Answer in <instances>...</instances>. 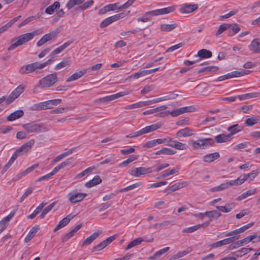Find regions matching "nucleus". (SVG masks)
<instances>
[{"instance_id": "20e7f679", "label": "nucleus", "mask_w": 260, "mask_h": 260, "mask_svg": "<svg viewBox=\"0 0 260 260\" xmlns=\"http://www.w3.org/2000/svg\"><path fill=\"white\" fill-rule=\"evenodd\" d=\"M61 102L60 99L50 100L39 103L34 104L31 109L34 111H39L42 110H46L51 109L53 106L58 105Z\"/></svg>"}, {"instance_id": "052dcab7", "label": "nucleus", "mask_w": 260, "mask_h": 260, "mask_svg": "<svg viewBox=\"0 0 260 260\" xmlns=\"http://www.w3.org/2000/svg\"><path fill=\"white\" fill-rule=\"evenodd\" d=\"M143 107L142 101L131 105H128L124 108L125 110H129L132 109H136L138 108Z\"/></svg>"}, {"instance_id": "37998d69", "label": "nucleus", "mask_w": 260, "mask_h": 260, "mask_svg": "<svg viewBox=\"0 0 260 260\" xmlns=\"http://www.w3.org/2000/svg\"><path fill=\"white\" fill-rule=\"evenodd\" d=\"M71 161L70 160V159H67L66 160L63 161L61 163H60L59 165L56 166L53 169V172H54V174H55L57 173L60 170L63 169L67 166L71 164Z\"/></svg>"}, {"instance_id": "0e129e2a", "label": "nucleus", "mask_w": 260, "mask_h": 260, "mask_svg": "<svg viewBox=\"0 0 260 260\" xmlns=\"http://www.w3.org/2000/svg\"><path fill=\"white\" fill-rule=\"evenodd\" d=\"M258 121V118H255V117H251V118H247L245 120V123L247 126H252V125H254V124L257 123Z\"/></svg>"}, {"instance_id": "ea45409f", "label": "nucleus", "mask_w": 260, "mask_h": 260, "mask_svg": "<svg viewBox=\"0 0 260 260\" xmlns=\"http://www.w3.org/2000/svg\"><path fill=\"white\" fill-rule=\"evenodd\" d=\"M206 214V216L208 217L210 219L207 222L212 221L213 219H217L220 216V213L217 211L213 210L211 211H207L205 212Z\"/></svg>"}, {"instance_id": "603ef678", "label": "nucleus", "mask_w": 260, "mask_h": 260, "mask_svg": "<svg viewBox=\"0 0 260 260\" xmlns=\"http://www.w3.org/2000/svg\"><path fill=\"white\" fill-rule=\"evenodd\" d=\"M141 244V243L139 237L136 238L128 244L127 247L125 248V250H127L130 249L132 248H133L135 246H138Z\"/></svg>"}, {"instance_id": "0eeeda50", "label": "nucleus", "mask_w": 260, "mask_h": 260, "mask_svg": "<svg viewBox=\"0 0 260 260\" xmlns=\"http://www.w3.org/2000/svg\"><path fill=\"white\" fill-rule=\"evenodd\" d=\"M129 13V11H128L127 13H120L119 14L109 17L102 21V22L100 24V27L101 28H104L108 26L112 22L116 21L121 18H124L126 16H127Z\"/></svg>"}, {"instance_id": "2f4dec72", "label": "nucleus", "mask_w": 260, "mask_h": 260, "mask_svg": "<svg viewBox=\"0 0 260 260\" xmlns=\"http://www.w3.org/2000/svg\"><path fill=\"white\" fill-rule=\"evenodd\" d=\"M249 73V71L245 70H241L240 71H235L229 73V78L239 77L248 74Z\"/></svg>"}, {"instance_id": "680f3d73", "label": "nucleus", "mask_w": 260, "mask_h": 260, "mask_svg": "<svg viewBox=\"0 0 260 260\" xmlns=\"http://www.w3.org/2000/svg\"><path fill=\"white\" fill-rule=\"evenodd\" d=\"M159 102H161L160 98H158L156 99H154L147 101H142L143 107H144V106H147L149 105H151V104H153L154 103H157Z\"/></svg>"}, {"instance_id": "473e14b6", "label": "nucleus", "mask_w": 260, "mask_h": 260, "mask_svg": "<svg viewBox=\"0 0 260 260\" xmlns=\"http://www.w3.org/2000/svg\"><path fill=\"white\" fill-rule=\"evenodd\" d=\"M102 182V179L98 175L94 176L91 180L87 182L85 185L86 187L90 188L93 186L98 185Z\"/></svg>"}, {"instance_id": "393cba45", "label": "nucleus", "mask_w": 260, "mask_h": 260, "mask_svg": "<svg viewBox=\"0 0 260 260\" xmlns=\"http://www.w3.org/2000/svg\"><path fill=\"white\" fill-rule=\"evenodd\" d=\"M191 109L192 107L189 106L179 108L172 111L170 114L173 117H176L181 114L191 111Z\"/></svg>"}, {"instance_id": "dca6fc26", "label": "nucleus", "mask_w": 260, "mask_h": 260, "mask_svg": "<svg viewBox=\"0 0 260 260\" xmlns=\"http://www.w3.org/2000/svg\"><path fill=\"white\" fill-rule=\"evenodd\" d=\"M198 8V4H184L179 8V12L182 14L190 13Z\"/></svg>"}, {"instance_id": "864d4df0", "label": "nucleus", "mask_w": 260, "mask_h": 260, "mask_svg": "<svg viewBox=\"0 0 260 260\" xmlns=\"http://www.w3.org/2000/svg\"><path fill=\"white\" fill-rule=\"evenodd\" d=\"M138 156L134 155H131L127 159L124 160L122 162L119 164V167L126 166L128 164L133 162V161L137 159Z\"/></svg>"}, {"instance_id": "69168bd1", "label": "nucleus", "mask_w": 260, "mask_h": 260, "mask_svg": "<svg viewBox=\"0 0 260 260\" xmlns=\"http://www.w3.org/2000/svg\"><path fill=\"white\" fill-rule=\"evenodd\" d=\"M19 155L18 153L15 151L6 164V168H10Z\"/></svg>"}, {"instance_id": "6e6d98bb", "label": "nucleus", "mask_w": 260, "mask_h": 260, "mask_svg": "<svg viewBox=\"0 0 260 260\" xmlns=\"http://www.w3.org/2000/svg\"><path fill=\"white\" fill-rule=\"evenodd\" d=\"M228 140V136L225 134H220L215 137V141L217 143H222Z\"/></svg>"}, {"instance_id": "c03bdc74", "label": "nucleus", "mask_w": 260, "mask_h": 260, "mask_svg": "<svg viewBox=\"0 0 260 260\" xmlns=\"http://www.w3.org/2000/svg\"><path fill=\"white\" fill-rule=\"evenodd\" d=\"M99 233L95 232L91 234L90 236L88 237L85 240L83 241L82 245H88L90 244L93 240L98 237Z\"/></svg>"}, {"instance_id": "4be33fe9", "label": "nucleus", "mask_w": 260, "mask_h": 260, "mask_svg": "<svg viewBox=\"0 0 260 260\" xmlns=\"http://www.w3.org/2000/svg\"><path fill=\"white\" fill-rule=\"evenodd\" d=\"M210 224V222H205L204 223L195 225L190 227L187 228L182 230L183 233H190L197 231L201 227H207Z\"/></svg>"}, {"instance_id": "de8ad7c7", "label": "nucleus", "mask_w": 260, "mask_h": 260, "mask_svg": "<svg viewBox=\"0 0 260 260\" xmlns=\"http://www.w3.org/2000/svg\"><path fill=\"white\" fill-rule=\"evenodd\" d=\"M244 178L242 175H240L237 179L229 181V185L232 186L240 185L245 182Z\"/></svg>"}, {"instance_id": "e433bc0d", "label": "nucleus", "mask_w": 260, "mask_h": 260, "mask_svg": "<svg viewBox=\"0 0 260 260\" xmlns=\"http://www.w3.org/2000/svg\"><path fill=\"white\" fill-rule=\"evenodd\" d=\"M176 153V151L168 148L163 147L160 150L157 151L155 153V155H170L174 154Z\"/></svg>"}, {"instance_id": "ddd939ff", "label": "nucleus", "mask_w": 260, "mask_h": 260, "mask_svg": "<svg viewBox=\"0 0 260 260\" xmlns=\"http://www.w3.org/2000/svg\"><path fill=\"white\" fill-rule=\"evenodd\" d=\"M25 86L23 85H19L9 95L6 100L7 104H10L16 99L19 95L24 92Z\"/></svg>"}, {"instance_id": "c9c22d12", "label": "nucleus", "mask_w": 260, "mask_h": 260, "mask_svg": "<svg viewBox=\"0 0 260 260\" xmlns=\"http://www.w3.org/2000/svg\"><path fill=\"white\" fill-rule=\"evenodd\" d=\"M219 157V154L218 152L210 153L204 156L203 160L206 162H211Z\"/></svg>"}, {"instance_id": "f704fd0d", "label": "nucleus", "mask_w": 260, "mask_h": 260, "mask_svg": "<svg viewBox=\"0 0 260 260\" xmlns=\"http://www.w3.org/2000/svg\"><path fill=\"white\" fill-rule=\"evenodd\" d=\"M240 27L237 23L229 24V36H233L240 30Z\"/></svg>"}, {"instance_id": "7ed1b4c3", "label": "nucleus", "mask_w": 260, "mask_h": 260, "mask_svg": "<svg viewBox=\"0 0 260 260\" xmlns=\"http://www.w3.org/2000/svg\"><path fill=\"white\" fill-rule=\"evenodd\" d=\"M154 140L156 145L157 144L166 143L167 146L179 150H183L186 148L185 144L174 140L169 137L164 139H157Z\"/></svg>"}, {"instance_id": "5fc2aeb1", "label": "nucleus", "mask_w": 260, "mask_h": 260, "mask_svg": "<svg viewBox=\"0 0 260 260\" xmlns=\"http://www.w3.org/2000/svg\"><path fill=\"white\" fill-rule=\"evenodd\" d=\"M21 16H19L18 17H15L12 20H11L9 22H8L7 24L2 26L4 29V31L7 30L9 27H10L15 22L18 20V19L21 18Z\"/></svg>"}, {"instance_id": "4c0bfd02", "label": "nucleus", "mask_w": 260, "mask_h": 260, "mask_svg": "<svg viewBox=\"0 0 260 260\" xmlns=\"http://www.w3.org/2000/svg\"><path fill=\"white\" fill-rule=\"evenodd\" d=\"M257 96H260L259 92H252L239 95H238V98L240 101H242L251 98H256Z\"/></svg>"}, {"instance_id": "f257e3e1", "label": "nucleus", "mask_w": 260, "mask_h": 260, "mask_svg": "<svg viewBox=\"0 0 260 260\" xmlns=\"http://www.w3.org/2000/svg\"><path fill=\"white\" fill-rule=\"evenodd\" d=\"M175 10L174 7H168L162 9H157L146 12L142 18H138V22H146L150 20V18L153 16L168 14Z\"/></svg>"}, {"instance_id": "bf43d9fd", "label": "nucleus", "mask_w": 260, "mask_h": 260, "mask_svg": "<svg viewBox=\"0 0 260 260\" xmlns=\"http://www.w3.org/2000/svg\"><path fill=\"white\" fill-rule=\"evenodd\" d=\"M228 187V182L224 183L222 184H221L220 185L213 187L210 189L211 191L214 192V191H218L222 190L225 188H226Z\"/></svg>"}, {"instance_id": "7c9ffc66", "label": "nucleus", "mask_w": 260, "mask_h": 260, "mask_svg": "<svg viewBox=\"0 0 260 260\" xmlns=\"http://www.w3.org/2000/svg\"><path fill=\"white\" fill-rule=\"evenodd\" d=\"M39 230V226L37 225L31 228L26 236L24 239V241L26 243L30 241L33 237L35 236L36 234L38 232Z\"/></svg>"}, {"instance_id": "49530a36", "label": "nucleus", "mask_w": 260, "mask_h": 260, "mask_svg": "<svg viewBox=\"0 0 260 260\" xmlns=\"http://www.w3.org/2000/svg\"><path fill=\"white\" fill-rule=\"evenodd\" d=\"M178 96V94L173 92H168L165 96L160 97L161 102L175 99Z\"/></svg>"}, {"instance_id": "58836bf2", "label": "nucleus", "mask_w": 260, "mask_h": 260, "mask_svg": "<svg viewBox=\"0 0 260 260\" xmlns=\"http://www.w3.org/2000/svg\"><path fill=\"white\" fill-rule=\"evenodd\" d=\"M177 27L176 23L169 24H162L160 26V30L161 31H170Z\"/></svg>"}, {"instance_id": "a211bd4d", "label": "nucleus", "mask_w": 260, "mask_h": 260, "mask_svg": "<svg viewBox=\"0 0 260 260\" xmlns=\"http://www.w3.org/2000/svg\"><path fill=\"white\" fill-rule=\"evenodd\" d=\"M115 237L114 236H110L107 238L106 240H104L97 245L93 247V251H100L108 246L111 243L113 240H114Z\"/></svg>"}, {"instance_id": "a18cd8bd", "label": "nucleus", "mask_w": 260, "mask_h": 260, "mask_svg": "<svg viewBox=\"0 0 260 260\" xmlns=\"http://www.w3.org/2000/svg\"><path fill=\"white\" fill-rule=\"evenodd\" d=\"M259 173V171L258 170H253L251 172L248 174L242 175L243 178H244L245 181L247 180L248 179L249 181H252Z\"/></svg>"}, {"instance_id": "6e6552de", "label": "nucleus", "mask_w": 260, "mask_h": 260, "mask_svg": "<svg viewBox=\"0 0 260 260\" xmlns=\"http://www.w3.org/2000/svg\"><path fill=\"white\" fill-rule=\"evenodd\" d=\"M69 201L73 204L82 201L86 196L85 193L78 192L76 190H73L68 194Z\"/></svg>"}, {"instance_id": "6ab92c4d", "label": "nucleus", "mask_w": 260, "mask_h": 260, "mask_svg": "<svg viewBox=\"0 0 260 260\" xmlns=\"http://www.w3.org/2000/svg\"><path fill=\"white\" fill-rule=\"evenodd\" d=\"M57 35V33L55 31H52L49 34L44 35L42 38L38 41L37 43V46L40 47L43 45L47 41H50L55 38Z\"/></svg>"}, {"instance_id": "8fccbe9b", "label": "nucleus", "mask_w": 260, "mask_h": 260, "mask_svg": "<svg viewBox=\"0 0 260 260\" xmlns=\"http://www.w3.org/2000/svg\"><path fill=\"white\" fill-rule=\"evenodd\" d=\"M71 62L70 58H68L65 60H63L58 63L57 64H56L55 67L54 69L56 70H60L64 67H66L69 65L70 63Z\"/></svg>"}, {"instance_id": "bb28decb", "label": "nucleus", "mask_w": 260, "mask_h": 260, "mask_svg": "<svg viewBox=\"0 0 260 260\" xmlns=\"http://www.w3.org/2000/svg\"><path fill=\"white\" fill-rule=\"evenodd\" d=\"M86 73V70L79 71L76 73H74L71 76H69L66 80L67 82H72L82 77Z\"/></svg>"}, {"instance_id": "338daca9", "label": "nucleus", "mask_w": 260, "mask_h": 260, "mask_svg": "<svg viewBox=\"0 0 260 260\" xmlns=\"http://www.w3.org/2000/svg\"><path fill=\"white\" fill-rule=\"evenodd\" d=\"M251 237L248 238V236H247L243 239L238 241L236 244L240 246L245 245L251 241Z\"/></svg>"}, {"instance_id": "9b49d317", "label": "nucleus", "mask_w": 260, "mask_h": 260, "mask_svg": "<svg viewBox=\"0 0 260 260\" xmlns=\"http://www.w3.org/2000/svg\"><path fill=\"white\" fill-rule=\"evenodd\" d=\"M153 172L151 168L139 167L134 168L129 170V174L135 177H139L141 175H146Z\"/></svg>"}, {"instance_id": "b1692460", "label": "nucleus", "mask_w": 260, "mask_h": 260, "mask_svg": "<svg viewBox=\"0 0 260 260\" xmlns=\"http://www.w3.org/2000/svg\"><path fill=\"white\" fill-rule=\"evenodd\" d=\"M160 126L161 124L159 123H157L149 126H147L145 127L142 128L140 131L141 133V135H142L145 134L153 132L160 128Z\"/></svg>"}, {"instance_id": "4d7b16f0", "label": "nucleus", "mask_w": 260, "mask_h": 260, "mask_svg": "<svg viewBox=\"0 0 260 260\" xmlns=\"http://www.w3.org/2000/svg\"><path fill=\"white\" fill-rule=\"evenodd\" d=\"M141 185V183H136L131 185H129L125 188H122L120 190V192H126L129 190L134 189Z\"/></svg>"}, {"instance_id": "f8f14e48", "label": "nucleus", "mask_w": 260, "mask_h": 260, "mask_svg": "<svg viewBox=\"0 0 260 260\" xmlns=\"http://www.w3.org/2000/svg\"><path fill=\"white\" fill-rule=\"evenodd\" d=\"M22 127L27 133H40L42 132V124H38L35 122L28 123L22 125Z\"/></svg>"}, {"instance_id": "cd10ccee", "label": "nucleus", "mask_w": 260, "mask_h": 260, "mask_svg": "<svg viewBox=\"0 0 260 260\" xmlns=\"http://www.w3.org/2000/svg\"><path fill=\"white\" fill-rule=\"evenodd\" d=\"M250 51L255 53L260 52V43L256 39L253 40L248 46Z\"/></svg>"}, {"instance_id": "e2e57ef3", "label": "nucleus", "mask_w": 260, "mask_h": 260, "mask_svg": "<svg viewBox=\"0 0 260 260\" xmlns=\"http://www.w3.org/2000/svg\"><path fill=\"white\" fill-rule=\"evenodd\" d=\"M93 3V0H89L82 4L79 8L81 10H85L90 7Z\"/></svg>"}, {"instance_id": "423d86ee", "label": "nucleus", "mask_w": 260, "mask_h": 260, "mask_svg": "<svg viewBox=\"0 0 260 260\" xmlns=\"http://www.w3.org/2000/svg\"><path fill=\"white\" fill-rule=\"evenodd\" d=\"M214 144V140L212 138H201L197 141H191L192 147L193 149H205Z\"/></svg>"}, {"instance_id": "2eb2a0df", "label": "nucleus", "mask_w": 260, "mask_h": 260, "mask_svg": "<svg viewBox=\"0 0 260 260\" xmlns=\"http://www.w3.org/2000/svg\"><path fill=\"white\" fill-rule=\"evenodd\" d=\"M129 93L128 91H121L114 94L106 96L99 99L98 100L102 103H107L113 101L115 99H118L120 97L127 95Z\"/></svg>"}, {"instance_id": "3c124183", "label": "nucleus", "mask_w": 260, "mask_h": 260, "mask_svg": "<svg viewBox=\"0 0 260 260\" xmlns=\"http://www.w3.org/2000/svg\"><path fill=\"white\" fill-rule=\"evenodd\" d=\"M83 3L82 0H69L66 4V7L68 10L73 8L75 5H78Z\"/></svg>"}, {"instance_id": "1a4fd4ad", "label": "nucleus", "mask_w": 260, "mask_h": 260, "mask_svg": "<svg viewBox=\"0 0 260 260\" xmlns=\"http://www.w3.org/2000/svg\"><path fill=\"white\" fill-rule=\"evenodd\" d=\"M38 69H40L39 62H35L21 66L19 69V73L21 74H29Z\"/></svg>"}, {"instance_id": "774afa93", "label": "nucleus", "mask_w": 260, "mask_h": 260, "mask_svg": "<svg viewBox=\"0 0 260 260\" xmlns=\"http://www.w3.org/2000/svg\"><path fill=\"white\" fill-rule=\"evenodd\" d=\"M228 244V239H224L222 240L216 242L211 244V247L213 248L218 247L221 246L226 245Z\"/></svg>"}, {"instance_id": "72a5a7b5", "label": "nucleus", "mask_w": 260, "mask_h": 260, "mask_svg": "<svg viewBox=\"0 0 260 260\" xmlns=\"http://www.w3.org/2000/svg\"><path fill=\"white\" fill-rule=\"evenodd\" d=\"M24 114L22 110H17L11 113L7 117V120L12 121L22 117Z\"/></svg>"}, {"instance_id": "f3484780", "label": "nucleus", "mask_w": 260, "mask_h": 260, "mask_svg": "<svg viewBox=\"0 0 260 260\" xmlns=\"http://www.w3.org/2000/svg\"><path fill=\"white\" fill-rule=\"evenodd\" d=\"M34 139H31L23 144L21 147L17 149L16 151L20 155L28 152L35 144Z\"/></svg>"}, {"instance_id": "4468645a", "label": "nucleus", "mask_w": 260, "mask_h": 260, "mask_svg": "<svg viewBox=\"0 0 260 260\" xmlns=\"http://www.w3.org/2000/svg\"><path fill=\"white\" fill-rule=\"evenodd\" d=\"M167 107L165 105L157 107L155 108L151 109L144 111L143 113L144 115H150L154 114V115L157 117H164L166 114L165 110Z\"/></svg>"}, {"instance_id": "412c9836", "label": "nucleus", "mask_w": 260, "mask_h": 260, "mask_svg": "<svg viewBox=\"0 0 260 260\" xmlns=\"http://www.w3.org/2000/svg\"><path fill=\"white\" fill-rule=\"evenodd\" d=\"M74 216L72 215V214L68 215L66 217L63 218L62 220H61L59 223L56 225L55 226L54 231L55 232L61 228H63L66 225H67L69 222L70 221V220L73 218Z\"/></svg>"}, {"instance_id": "39448f33", "label": "nucleus", "mask_w": 260, "mask_h": 260, "mask_svg": "<svg viewBox=\"0 0 260 260\" xmlns=\"http://www.w3.org/2000/svg\"><path fill=\"white\" fill-rule=\"evenodd\" d=\"M58 80L56 73L47 75L41 79L38 82V86L41 88H49L52 86Z\"/></svg>"}, {"instance_id": "5701e85b", "label": "nucleus", "mask_w": 260, "mask_h": 260, "mask_svg": "<svg viewBox=\"0 0 260 260\" xmlns=\"http://www.w3.org/2000/svg\"><path fill=\"white\" fill-rule=\"evenodd\" d=\"M15 211L11 212L9 214L0 221V231H4L6 228V224L14 217Z\"/></svg>"}, {"instance_id": "9d476101", "label": "nucleus", "mask_w": 260, "mask_h": 260, "mask_svg": "<svg viewBox=\"0 0 260 260\" xmlns=\"http://www.w3.org/2000/svg\"><path fill=\"white\" fill-rule=\"evenodd\" d=\"M253 225V223H248L245 225L238 229L234 230L231 232H229V243L232 242L235 240L239 238L238 234L243 232L247 229L250 228Z\"/></svg>"}, {"instance_id": "79ce46f5", "label": "nucleus", "mask_w": 260, "mask_h": 260, "mask_svg": "<svg viewBox=\"0 0 260 260\" xmlns=\"http://www.w3.org/2000/svg\"><path fill=\"white\" fill-rule=\"evenodd\" d=\"M212 52L206 49H202L198 52V56L202 58H209L212 56Z\"/></svg>"}, {"instance_id": "c756f323", "label": "nucleus", "mask_w": 260, "mask_h": 260, "mask_svg": "<svg viewBox=\"0 0 260 260\" xmlns=\"http://www.w3.org/2000/svg\"><path fill=\"white\" fill-rule=\"evenodd\" d=\"M82 225L81 224H78L75 228L72 230L70 232L66 234L62 238V242H65L67 241L70 238L72 237L80 229Z\"/></svg>"}, {"instance_id": "09e8293b", "label": "nucleus", "mask_w": 260, "mask_h": 260, "mask_svg": "<svg viewBox=\"0 0 260 260\" xmlns=\"http://www.w3.org/2000/svg\"><path fill=\"white\" fill-rule=\"evenodd\" d=\"M147 75H148L147 70H142L128 76L127 79H131V78H133L134 79H138L140 77H143Z\"/></svg>"}, {"instance_id": "aec40b11", "label": "nucleus", "mask_w": 260, "mask_h": 260, "mask_svg": "<svg viewBox=\"0 0 260 260\" xmlns=\"http://www.w3.org/2000/svg\"><path fill=\"white\" fill-rule=\"evenodd\" d=\"M188 183L186 181L178 182L174 183L171 185L167 190L168 193L173 192L177 190L186 187L188 185Z\"/></svg>"}, {"instance_id": "a19ab883", "label": "nucleus", "mask_w": 260, "mask_h": 260, "mask_svg": "<svg viewBox=\"0 0 260 260\" xmlns=\"http://www.w3.org/2000/svg\"><path fill=\"white\" fill-rule=\"evenodd\" d=\"M59 3L58 2H55L52 5L46 8L45 12L47 14L51 15L54 12L55 10L59 8Z\"/></svg>"}, {"instance_id": "a878e982", "label": "nucleus", "mask_w": 260, "mask_h": 260, "mask_svg": "<svg viewBox=\"0 0 260 260\" xmlns=\"http://www.w3.org/2000/svg\"><path fill=\"white\" fill-rule=\"evenodd\" d=\"M242 129V126L238 124L229 126V141L231 140L230 138L231 136L241 132Z\"/></svg>"}, {"instance_id": "13d9d810", "label": "nucleus", "mask_w": 260, "mask_h": 260, "mask_svg": "<svg viewBox=\"0 0 260 260\" xmlns=\"http://www.w3.org/2000/svg\"><path fill=\"white\" fill-rule=\"evenodd\" d=\"M189 252L186 250L179 251L176 254L173 255L170 258V260H175L180 257H183L186 255Z\"/></svg>"}, {"instance_id": "c85d7f7f", "label": "nucleus", "mask_w": 260, "mask_h": 260, "mask_svg": "<svg viewBox=\"0 0 260 260\" xmlns=\"http://www.w3.org/2000/svg\"><path fill=\"white\" fill-rule=\"evenodd\" d=\"M193 134V131L188 127H185L178 131L176 135L180 137H186L192 136Z\"/></svg>"}, {"instance_id": "f03ea898", "label": "nucleus", "mask_w": 260, "mask_h": 260, "mask_svg": "<svg viewBox=\"0 0 260 260\" xmlns=\"http://www.w3.org/2000/svg\"><path fill=\"white\" fill-rule=\"evenodd\" d=\"M38 34V31L35 30L32 32L24 34L19 36L15 42L14 40L12 41V44L9 47L8 50H13L16 47L28 42Z\"/></svg>"}]
</instances>
